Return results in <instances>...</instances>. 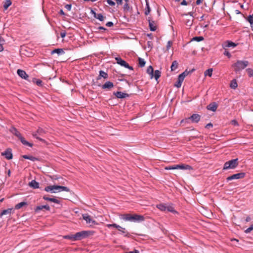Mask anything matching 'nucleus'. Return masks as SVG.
<instances>
[{"label":"nucleus","mask_w":253,"mask_h":253,"mask_svg":"<svg viewBox=\"0 0 253 253\" xmlns=\"http://www.w3.org/2000/svg\"><path fill=\"white\" fill-rule=\"evenodd\" d=\"M121 218L125 221L132 222H140L144 221L145 219L144 216L142 215L137 214H131L129 213L122 214Z\"/></svg>","instance_id":"1"},{"label":"nucleus","mask_w":253,"mask_h":253,"mask_svg":"<svg viewBox=\"0 0 253 253\" xmlns=\"http://www.w3.org/2000/svg\"><path fill=\"white\" fill-rule=\"evenodd\" d=\"M249 64V62L247 60H237L232 65L234 68V71L236 73H240L241 71L245 69Z\"/></svg>","instance_id":"2"},{"label":"nucleus","mask_w":253,"mask_h":253,"mask_svg":"<svg viewBox=\"0 0 253 253\" xmlns=\"http://www.w3.org/2000/svg\"><path fill=\"white\" fill-rule=\"evenodd\" d=\"M10 131L12 132L14 135L17 136L18 139L20 140L21 142L24 145L28 146L29 147H32L33 144L28 142L22 136L21 134L18 131V130L12 127Z\"/></svg>","instance_id":"3"},{"label":"nucleus","mask_w":253,"mask_h":253,"mask_svg":"<svg viewBox=\"0 0 253 253\" xmlns=\"http://www.w3.org/2000/svg\"><path fill=\"white\" fill-rule=\"evenodd\" d=\"M239 165L238 159H232L224 164L223 170H227L229 169H234L237 167Z\"/></svg>","instance_id":"4"},{"label":"nucleus","mask_w":253,"mask_h":253,"mask_svg":"<svg viewBox=\"0 0 253 253\" xmlns=\"http://www.w3.org/2000/svg\"><path fill=\"white\" fill-rule=\"evenodd\" d=\"M94 233L93 231H82L75 234V238L76 241H80L89 236L92 235Z\"/></svg>","instance_id":"5"},{"label":"nucleus","mask_w":253,"mask_h":253,"mask_svg":"<svg viewBox=\"0 0 253 253\" xmlns=\"http://www.w3.org/2000/svg\"><path fill=\"white\" fill-rule=\"evenodd\" d=\"M45 133V131L42 128L39 127L37 130L35 132H33L32 134L33 136L35 138L39 140L40 141L42 142L46 143V141L44 139L39 136V135L42 136Z\"/></svg>","instance_id":"6"},{"label":"nucleus","mask_w":253,"mask_h":253,"mask_svg":"<svg viewBox=\"0 0 253 253\" xmlns=\"http://www.w3.org/2000/svg\"><path fill=\"white\" fill-rule=\"evenodd\" d=\"M124 1L125 3L123 7L124 12L125 13H127L128 12L131 13L133 11L132 7L130 5L132 1L130 0H124Z\"/></svg>","instance_id":"7"},{"label":"nucleus","mask_w":253,"mask_h":253,"mask_svg":"<svg viewBox=\"0 0 253 253\" xmlns=\"http://www.w3.org/2000/svg\"><path fill=\"white\" fill-rule=\"evenodd\" d=\"M246 173L245 172H240L236 174H234L231 176L227 177L226 179V181L228 182L230 180H232L234 179H242L245 177Z\"/></svg>","instance_id":"8"},{"label":"nucleus","mask_w":253,"mask_h":253,"mask_svg":"<svg viewBox=\"0 0 253 253\" xmlns=\"http://www.w3.org/2000/svg\"><path fill=\"white\" fill-rule=\"evenodd\" d=\"M52 188L53 191H56L57 193L61 191L70 192V189L66 186L54 185Z\"/></svg>","instance_id":"9"},{"label":"nucleus","mask_w":253,"mask_h":253,"mask_svg":"<svg viewBox=\"0 0 253 253\" xmlns=\"http://www.w3.org/2000/svg\"><path fill=\"white\" fill-rule=\"evenodd\" d=\"M2 156H4L5 158L7 160L12 159L13 155L12 153V150L10 148H7L3 152L1 153Z\"/></svg>","instance_id":"10"},{"label":"nucleus","mask_w":253,"mask_h":253,"mask_svg":"<svg viewBox=\"0 0 253 253\" xmlns=\"http://www.w3.org/2000/svg\"><path fill=\"white\" fill-rule=\"evenodd\" d=\"M217 104L215 102H213L209 104L208 105H207L206 108L208 110H210L212 112H215L217 110Z\"/></svg>","instance_id":"11"},{"label":"nucleus","mask_w":253,"mask_h":253,"mask_svg":"<svg viewBox=\"0 0 253 253\" xmlns=\"http://www.w3.org/2000/svg\"><path fill=\"white\" fill-rule=\"evenodd\" d=\"M17 73L19 77H20L22 79L27 80L29 78V76L26 73V72L21 69H18L17 71Z\"/></svg>","instance_id":"12"},{"label":"nucleus","mask_w":253,"mask_h":253,"mask_svg":"<svg viewBox=\"0 0 253 253\" xmlns=\"http://www.w3.org/2000/svg\"><path fill=\"white\" fill-rule=\"evenodd\" d=\"M201 118L200 115L198 114H193L188 119H190L193 123H198L199 122Z\"/></svg>","instance_id":"13"},{"label":"nucleus","mask_w":253,"mask_h":253,"mask_svg":"<svg viewBox=\"0 0 253 253\" xmlns=\"http://www.w3.org/2000/svg\"><path fill=\"white\" fill-rule=\"evenodd\" d=\"M83 218L84 220H85L87 223H92L95 224L96 221L93 220L90 215L87 214H83Z\"/></svg>","instance_id":"14"},{"label":"nucleus","mask_w":253,"mask_h":253,"mask_svg":"<svg viewBox=\"0 0 253 253\" xmlns=\"http://www.w3.org/2000/svg\"><path fill=\"white\" fill-rule=\"evenodd\" d=\"M114 94L116 96V97L118 98H125L126 97H128L129 95L127 93H124L121 91H117L116 92H114Z\"/></svg>","instance_id":"15"},{"label":"nucleus","mask_w":253,"mask_h":253,"mask_svg":"<svg viewBox=\"0 0 253 253\" xmlns=\"http://www.w3.org/2000/svg\"><path fill=\"white\" fill-rule=\"evenodd\" d=\"M13 212L14 210L13 208H9L6 210H4L0 213V217L1 218L3 215L8 214L10 215Z\"/></svg>","instance_id":"16"},{"label":"nucleus","mask_w":253,"mask_h":253,"mask_svg":"<svg viewBox=\"0 0 253 253\" xmlns=\"http://www.w3.org/2000/svg\"><path fill=\"white\" fill-rule=\"evenodd\" d=\"M148 22L150 30L151 31H155L157 30V26L155 21L151 19H149Z\"/></svg>","instance_id":"17"},{"label":"nucleus","mask_w":253,"mask_h":253,"mask_svg":"<svg viewBox=\"0 0 253 253\" xmlns=\"http://www.w3.org/2000/svg\"><path fill=\"white\" fill-rule=\"evenodd\" d=\"M114 84L112 82L110 81H107L102 85V88L111 89L114 87Z\"/></svg>","instance_id":"18"},{"label":"nucleus","mask_w":253,"mask_h":253,"mask_svg":"<svg viewBox=\"0 0 253 253\" xmlns=\"http://www.w3.org/2000/svg\"><path fill=\"white\" fill-rule=\"evenodd\" d=\"M177 169H186V170H193V168L189 165L186 164H180L177 165Z\"/></svg>","instance_id":"19"},{"label":"nucleus","mask_w":253,"mask_h":253,"mask_svg":"<svg viewBox=\"0 0 253 253\" xmlns=\"http://www.w3.org/2000/svg\"><path fill=\"white\" fill-rule=\"evenodd\" d=\"M184 78H183V75H179L178 77L177 81L175 83V86L179 88L181 86V84L184 80Z\"/></svg>","instance_id":"20"},{"label":"nucleus","mask_w":253,"mask_h":253,"mask_svg":"<svg viewBox=\"0 0 253 253\" xmlns=\"http://www.w3.org/2000/svg\"><path fill=\"white\" fill-rule=\"evenodd\" d=\"M29 185L31 188L35 189L39 188V183L37 182L35 180H32L31 182H29Z\"/></svg>","instance_id":"21"},{"label":"nucleus","mask_w":253,"mask_h":253,"mask_svg":"<svg viewBox=\"0 0 253 253\" xmlns=\"http://www.w3.org/2000/svg\"><path fill=\"white\" fill-rule=\"evenodd\" d=\"M43 199L46 201H48L50 202H52L54 203L59 204L60 203V201L56 199L53 198H49L47 197L46 196L44 195L43 197Z\"/></svg>","instance_id":"22"},{"label":"nucleus","mask_w":253,"mask_h":253,"mask_svg":"<svg viewBox=\"0 0 253 253\" xmlns=\"http://www.w3.org/2000/svg\"><path fill=\"white\" fill-rule=\"evenodd\" d=\"M101 78H103L105 79H107L108 78V74L106 72H105L102 70L100 71L99 75L97 77V79L99 80Z\"/></svg>","instance_id":"23"},{"label":"nucleus","mask_w":253,"mask_h":253,"mask_svg":"<svg viewBox=\"0 0 253 253\" xmlns=\"http://www.w3.org/2000/svg\"><path fill=\"white\" fill-rule=\"evenodd\" d=\"M22 158H23L25 159H28V160H31L32 161H33V162L37 161H39V158H38L37 157H35L32 156L24 155H22Z\"/></svg>","instance_id":"24"},{"label":"nucleus","mask_w":253,"mask_h":253,"mask_svg":"<svg viewBox=\"0 0 253 253\" xmlns=\"http://www.w3.org/2000/svg\"><path fill=\"white\" fill-rule=\"evenodd\" d=\"M146 72L150 75L151 79L154 78V70L152 66H149L147 68Z\"/></svg>","instance_id":"25"},{"label":"nucleus","mask_w":253,"mask_h":253,"mask_svg":"<svg viewBox=\"0 0 253 253\" xmlns=\"http://www.w3.org/2000/svg\"><path fill=\"white\" fill-rule=\"evenodd\" d=\"M54 53H57L58 55H60L64 53V51L62 48H56L53 50L51 52V54H53Z\"/></svg>","instance_id":"26"},{"label":"nucleus","mask_w":253,"mask_h":253,"mask_svg":"<svg viewBox=\"0 0 253 253\" xmlns=\"http://www.w3.org/2000/svg\"><path fill=\"white\" fill-rule=\"evenodd\" d=\"M12 4V2L10 0H5L3 1V6L4 10H6L9 6Z\"/></svg>","instance_id":"27"},{"label":"nucleus","mask_w":253,"mask_h":253,"mask_svg":"<svg viewBox=\"0 0 253 253\" xmlns=\"http://www.w3.org/2000/svg\"><path fill=\"white\" fill-rule=\"evenodd\" d=\"M115 60L117 64L120 65L122 66H123L126 61L124 60H123L121 57H117L115 58Z\"/></svg>","instance_id":"28"},{"label":"nucleus","mask_w":253,"mask_h":253,"mask_svg":"<svg viewBox=\"0 0 253 253\" xmlns=\"http://www.w3.org/2000/svg\"><path fill=\"white\" fill-rule=\"evenodd\" d=\"M193 18L186 19L185 21V24L187 26L190 27L193 25Z\"/></svg>","instance_id":"29"},{"label":"nucleus","mask_w":253,"mask_h":253,"mask_svg":"<svg viewBox=\"0 0 253 253\" xmlns=\"http://www.w3.org/2000/svg\"><path fill=\"white\" fill-rule=\"evenodd\" d=\"M230 86L231 88L235 89L238 86L237 81L235 79L232 80L230 84Z\"/></svg>","instance_id":"30"},{"label":"nucleus","mask_w":253,"mask_h":253,"mask_svg":"<svg viewBox=\"0 0 253 253\" xmlns=\"http://www.w3.org/2000/svg\"><path fill=\"white\" fill-rule=\"evenodd\" d=\"M161 72L159 70H155L154 73V77L156 81L161 77Z\"/></svg>","instance_id":"31"},{"label":"nucleus","mask_w":253,"mask_h":253,"mask_svg":"<svg viewBox=\"0 0 253 253\" xmlns=\"http://www.w3.org/2000/svg\"><path fill=\"white\" fill-rule=\"evenodd\" d=\"M138 66L139 67L142 68L144 67L146 64L145 61L144 60V59L139 57L138 59Z\"/></svg>","instance_id":"32"},{"label":"nucleus","mask_w":253,"mask_h":253,"mask_svg":"<svg viewBox=\"0 0 253 253\" xmlns=\"http://www.w3.org/2000/svg\"><path fill=\"white\" fill-rule=\"evenodd\" d=\"M26 205H27V202H20V203L17 204V205H16L15 206V209L16 210H18V209H20V208H21L22 207H23V206H25Z\"/></svg>","instance_id":"33"},{"label":"nucleus","mask_w":253,"mask_h":253,"mask_svg":"<svg viewBox=\"0 0 253 253\" xmlns=\"http://www.w3.org/2000/svg\"><path fill=\"white\" fill-rule=\"evenodd\" d=\"M178 63L177 61L174 60L172 62L170 67L171 71H173L176 70L178 67Z\"/></svg>","instance_id":"34"},{"label":"nucleus","mask_w":253,"mask_h":253,"mask_svg":"<svg viewBox=\"0 0 253 253\" xmlns=\"http://www.w3.org/2000/svg\"><path fill=\"white\" fill-rule=\"evenodd\" d=\"M44 190L46 192H50L52 193H57L56 191H53L52 185L47 186L45 187Z\"/></svg>","instance_id":"35"},{"label":"nucleus","mask_w":253,"mask_h":253,"mask_svg":"<svg viewBox=\"0 0 253 253\" xmlns=\"http://www.w3.org/2000/svg\"><path fill=\"white\" fill-rule=\"evenodd\" d=\"M118 230L119 231L121 232L123 234H124V236L125 237H129V234L128 232L126 230V229L125 228L121 227V229H118Z\"/></svg>","instance_id":"36"},{"label":"nucleus","mask_w":253,"mask_h":253,"mask_svg":"<svg viewBox=\"0 0 253 253\" xmlns=\"http://www.w3.org/2000/svg\"><path fill=\"white\" fill-rule=\"evenodd\" d=\"M106 226L109 228H110L111 227H114V228H117V229H121V226H120V225H119L116 223L108 224L106 225Z\"/></svg>","instance_id":"37"},{"label":"nucleus","mask_w":253,"mask_h":253,"mask_svg":"<svg viewBox=\"0 0 253 253\" xmlns=\"http://www.w3.org/2000/svg\"><path fill=\"white\" fill-rule=\"evenodd\" d=\"M212 71H213V70L212 68H210V69H208V70H207L205 73H204V75L205 76H209V77H211L212 76Z\"/></svg>","instance_id":"38"},{"label":"nucleus","mask_w":253,"mask_h":253,"mask_svg":"<svg viewBox=\"0 0 253 253\" xmlns=\"http://www.w3.org/2000/svg\"><path fill=\"white\" fill-rule=\"evenodd\" d=\"M204 40V38L202 36L195 37L192 39L191 41H196V42H199L203 41Z\"/></svg>","instance_id":"39"},{"label":"nucleus","mask_w":253,"mask_h":253,"mask_svg":"<svg viewBox=\"0 0 253 253\" xmlns=\"http://www.w3.org/2000/svg\"><path fill=\"white\" fill-rule=\"evenodd\" d=\"M64 238L66 239H69L73 241H76L75 238V234L68 235L64 236Z\"/></svg>","instance_id":"40"},{"label":"nucleus","mask_w":253,"mask_h":253,"mask_svg":"<svg viewBox=\"0 0 253 253\" xmlns=\"http://www.w3.org/2000/svg\"><path fill=\"white\" fill-rule=\"evenodd\" d=\"M146 9L145 10V14L146 15H147L150 12L151 9H150V7L149 6V2H148V1L147 0H146Z\"/></svg>","instance_id":"41"},{"label":"nucleus","mask_w":253,"mask_h":253,"mask_svg":"<svg viewBox=\"0 0 253 253\" xmlns=\"http://www.w3.org/2000/svg\"><path fill=\"white\" fill-rule=\"evenodd\" d=\"M247 20L250 23L252 30L253 31V15H249L248 17Z\"/></svg>","instance_id":"42"},{"label":"nucleus","mask_w":253,"mask_h":253,"mask_svg":"<svg viewBox=\"0 0 253 253\" xmlns=\"http://www.w3.org/2000/svg\"><path fill=\"white\" fill-rule=\"evenodd\" d=\"M157 208L160 210L161 211H165L167 209V207L163 204L157 205Z\"/></svg>","instance_id":"43"},{"label":"nucleus","mask_w":253,"mask_h":253,"mask_svg":"<svg viewBox=\"0 0 253 253\" xmlns=\"http://www.w3.org/2000/svg\"><path fill=\"white\" fill-rule=\"evenodd\" d=\"M237 44L231 42V41H228L227 42V44L226 45V47H235V46H237Z\"/></svg>","instance_id":"44"},{"label":"nucleus","mask_w":253,"mask_h":253,"mask_svg":"<svg viewBox=\"0 0 253 253\" xmlns=\"http://www.w3.org/2000/svg\"><path fill=\"white\" fill-rule=\"evenodd\" d=\"M95 18L98 19L100 21L104 20L105 17H104L101 13H97Z\"/></svg>","instance_id":"45"},{"label":"nucleus","mask_w":253,"mask_h":253,"mask_svg":"<svg viewBox=\"0 0 253 253\" xmlns=\"http://www.w3.org/2000/svg\"><path fill=\"white\" fill-rule=\"evenodd\" d=\"M166 170H172V169H177V165H174L172 166H169L168 167H166L165 168Z\"/></svg>","instance_id":"46"},{"label":"nucleus","mask_w":253,"mask_h":253,"mask_svg":"<svg viewBox=\"0 0 253 253\" xmlns=\"http://www.w3.org/2000/svg\"><path fill=\"white\" fill-rule=\"evenodd\" d=\"M246 72L249 77H253V70L251 68H248L246 69Z\"/></svg>","instance_id":"47"},{"label":"nucleus","mask_w":253,"mask_h":253,"mask_svg":"<svg viewBox=\"0 0 253 253\" xmlns=\"http://www.w3.org/2000/svg\"><path fill=\"white\" fill-rule=\"evenodd\" d=\"M166 210H167L171 212H176L175 211L174 209V208L171 206L167 207Z\"/></svg>","instance_id":"48"},{"label":"nucleus","mask_w":253,"mask_h":253,"mask_svg":"<svg viewBox=\"0 0 253 253\" xmlns=\"http://www.w3.org/2000/svg\"><path fill=\"white\" fill-rule=\"evenodd\" d=\"M123 67H124L130 70H133V68L132 66H129V64L126 62V63H125Z\"/></svg>","instance_id":"49"},{"label":"nucleus","mask_w":253,"mask_h":253,"mask_svg":"<svg viewBox=\"0 0 253 253\" xmlns=\"http://www.w3.org/2000/svg\"><path fill=\"white\" fill-rule=\"evenodd\" d=\"M253 230V224L251 225L250 226V227H249V228H248L245 231V232L246 233H250Z\"/></svg>","instance_id":"50"},{"label":"nucleus","mask_w":253,"mask_h":253,"mask_svg":"<svg viewBox=\"0 0 253 253\" xmlns=\"http://www.w3.org/2000/svg\"><path fill=\"white\" fill-rule=\"evenodd\" d=\"M43 209V208L42 207V206H37L35 209V211L37 212H38L39 211L42 210Z\"/></svg>","instance_id":"51"},{"label":"nucleus","mask_w":253,"mask_h":253,"mask_svg":"<svg viewBox=\"0 0 253 253\" xmlns=\"http://www.w3.org/2000/svg\"><path fill=\"white\" fill-rule=\"evenodd\" d=\"M189 74V72L186 70L182 73L180 74L179 75H183V78H185V77L187 76Z\"/></svg>","instance_id":"52"},{"label":"nucleus","mask_w":253,"mask_h":253,"mask_svg":"<svg viewBox=\"0 0 253 253\" xmlns=\"http://www.w3.org/2000/svg\"><path fill=\"white\" fill-rule=\"evenodd\" d=\"M223 54L227 56L229 58H230L231 56L230 53L228 51H227L226 50L224 51Z\"/></svg>","instance_id":"53"},{"label":"nucleus","mask_w":253,"mask_h":253,"mask_svg":"<svg viewBox=\"0 0 253 253\" xmlns=\"http://www.w3.org/2000/svg\"><path fill=\"white\" fill-rule=\"evenodd\" d=\"M172 42L171 41H168V42H167V50H169V48L172 45Z\"/></svg>","instance_id":"54"},{"label":"nucleus","mask_w":253,"mask_h":253,"mask_svg":"<svg viewBox=\"0 0 253 253\" xmlns=\"http://www.w3.org/2000/svg\"><path fill=\"white\" fill-rule=\"evenodd\" d=\"M107 2L111 6H114L115 5V3L112 0H107Z\"/></svg>","instance_id":"55"},{"label":"nucleus","mask_w":253,"mask_h":253,"mask_svg":"<svg viewBox=\"0 0 253 253\" xmlns=\"http://www.w3.org/2000/svg\"><path fill=\"white\" fill-rule=\"evenodd\" d=\"M65 7L67 9V10L70 11L72 8V4H67L65 6Z\"/></svg>","instance_id":"56"},{"label":"nucleus","mask_w":253,"mask_h":253,"mask_svg":"<svg viewBox=\"0 0 253 253\" xmlns=\"http://www.w3.org/2000/svg\"><path fill=\"white\" fill-rule=\"evenodd\" d=\"M231 124L232 125L235 126H238L239 124L238 122L236 120H233L231 121Z\"/></svg>","instance_id":"57"},{"label":"nucleus","mask_w":253,"mask_h":253,"mask_svg":"<svg viewBox=\"0 0 253 253\" xmlns=\"http://www.w3.org/2000/svg\"><path fill=\"white\" fill-rule=\"evenodd\" d=\"M213 127V125L212 123H209L206 126H205V128H208V129H209L210 128H211Z\"/></svg>","instance_id":"58"},{"label":"nucleus","mask_w":253,"mask_h":253,"mask_svg":"<svg viewBox=\"0 0 253 253\" xmlns=\"http://www.w3.org/2000/svg\"><path fill=\"white\" fill-rule=\"evenodd\" d=\"M36 84L39 86L42 85V81L40 80H37L36 82Z\"/></svg>","instance_id":"59"},{"label":"nucleus","mask_w":253,"mask_h":253,"mask_svg":"<svg viewBox=\"0 0 253 253\" xmlns=\"http://www.w3.org/2000/svg\"><path fill=\"white\" fill-rule=\"evenodd\" d=\"M114 25V24L112 22H108L106 24V26L107 27H112Z\"/></svg>","instance_id":"60"},{"label":"nucleus","mask_w":253,"mask_h":253,"mask_svg":"<svg viewBox=\"0 0 253 253\" xmlns=\"http://www.w3.org/2000/svg\"><path fill=\"white\" fill-rule=\"evenodd\" d=\"M147 44L149 47H150L151 49L152 48L153 43L151 41H148Z\"/></svg>","instance_id":"61"},{"label":"nucleus","mask_w":253,"mask_h":253,"mask_svg":"<svg viewBox=\"0 0 253 253\" xmlns=\"http://www.w3.org/2000/svg\"><path fill=\"white\" fill-rule=\"evenodd\" d=\"M42 207L43 208V209H45L47 211H50V208L49 206L47 205L42 206Z\"/></svg>","instance_id":"62"},{"label":"nucleus","mask_w":253,"mask_h":253,"mask_svg":"<svg viewBox=\"0 0 253 253\" xmlns=\"http://www.w3.org/2000/svg\"><path fill=\"white\" fill-rule=\"evenodd\" d=\"M66 35V33L65 31L61 32L60 33V36L62 38H64L65 37Z\"/></svg>","instance_id":"63"},{"label":"nucleus","mask_w":253,"mask_h":253,"mask_svg":"<svg viewBox=\"0 0 253 253\" xmlns=\"http://www.w3.org/2000/svg\"><path fill=\"white\" fill-rule=\"evenodd\" d=\"M127 253H139V252L137 250H134L133 251H130V252H128Z\"/></svg>","instance_id":"64"}]
</instances>
